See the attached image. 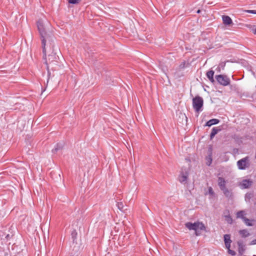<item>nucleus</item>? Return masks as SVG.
<instances>
[{"mask_svg": "<svg viewBox=\"0 0 256 256\" xmlns=\"http://www.w3.org/2000/svg\"><path fill=\"white\" fill-rule=\"evenodd\" d=\"M37 26H38V30L40 36L41 40H42V53H43V54L46 56V38H47L48 34L44 30L43 24L41 20L38 21Z\"/></svg>", "mask_w": 256, "mask_h": 256, "instance_id": "1", "label": "nucleus"}, {"mask_svg": "<svg viewBox=\"0 0 256 256\" xmlns=\"http://www.w3.org/2000/svg\"><path fill=\"white\" fill-rule=\"evenodd\" d=\"M185 226L190 230H195V234L196 236H198L200 234V232H199L200 230H206V226L204 225L202 222H195L194 223L188 222L186 223Z\"/></svg>", "mask_w": 256, "mask_h": 256, "instance_id": "2", "label": "nucleus"}, {"mask_svg": "<svg viewBox=\"0 0 256 256\" xmlns=\"http://www.w3.org/2000/svg\"><path fill=\"white\" fill-rule=\"evenodd\" d=\"M44 58H45V64L46 65V69L48 70V76L49 77L50 76V72L49 70V64H54V65H56V63L58 62V60H59V58L58 56L56 55V52H52L51 54L48 55V58H46V55L43 56Z\"/></svg>", "mask_w": 256, "mask_h": 256, "instance_id": "3", "label": "nucleus"}, {"mask_svg": "<svg viewBox=\"0 0 256 256\" xmlns=\"http://www.w3.org/2000/svg\"><path fill=\"white\" fill-rule=\"evenodd\" d=\"M204 105V100L203 98L198 96H196L192 99V106L196 112H199L200 111L202 110V107Z\"/></svg>", "mask_w": 256, "mask_h": 256, "instance_id": "4", "label": "nucleus"}, {"mask_svg": "<svg viewBox=\"0 0 256 256\" xmlns=\"http://www.w3.org/2000/svg\"><path fill=\"white\" fill-rule=\"evenodd\" d=\"M236 164L239 170H244L248 168L250 164L249 156H247L238 160Z\"/></svg>", "mask_w": 256, "mask_h": 256, "instance_id": "5", "label": "nucleus"}, {"mask_svg": "<svg viewBox=\"0 0 256 256\" xmlns=\"http://www.w3.org/2000/svg\"><path fill=\"white\" fill-rule=\"evenodd\" d=\"M218 82L223 86H227L230 84V79L226 75L218 74L216 76Z\"/></svg>", "mask_w": 256, "mask_h": 256, "instance_id": "6", "label": "nucleus"}, {"mask_svg": "<svg viewBox=\"0 0 256 256\" xmlns=\"http://www.w3.org/2000/svg\"><path fill=\"white\" fill-rule=\"evenodd\" d=\"M221 190L222 192L224 194L226 198H228V199L232 198L233 192L232 189H228V188H222Z\"/></svg>", "mask_w": 256, "mask_h": 256, "instance_id": "7", "label": "nucleus"}, {"mask_svg": "<svg viewBox=\"0 0 256 256\" xmlns=\"http://www.w3.org/2000/svg\"><path fill=\"white\" fill-rule=\"evenodd\" d=\"M226 182L222 177H218V184L220 190L222 188H226Z\"/></svg>", "mask_w": 256, "mask_h": 256, "instance_id": "8", "label": "nucleus"}, {"mask_svg": "<svg viewBox=\"0 0 256 256\" xmlns=\"http://www.w3.org/2000/svg\"><path fill=\"white\" fill-rule=\"evenodd\" d=\"M224 242L225 244V246L226 248H230V244L232 242V240H230V236L228 234H226L224 235Z\"/></svg>", "mask_w": 256, "mask_h": 256, "instance_id": "9", "label": "nucleus"}, {"mask_svg": "<svg viewBox=\"0 0 256 256\" xmlns=\"http://www.w3.org/2000/svg\"><path fill=\"white\" fill-rule=\"evenodd\" d=\"M252 181L250 180H244L241 183V186L242 188H248L252 186Z\"/></svg>", "mask_w": 256, "mask_h": 256, "instance_id": "10", "label": "nucleus"}, {"mask_svg": "<svg viewBox=\"0 0 256 256\" xmlns=\"http://www.w3.org/2000/svg\"><path fill=\"white\" fill-rule=\"evenodd\" d=\"M188 176V172H186L185 173L182 172L178 178L180 182L182 184L186 183L187 181Z\"/></svg>", "mask_w": 256, "mask_h": 256, "instance_id": "11", "label": "nucleus"}, {"mask_svg": "<svg viewBox=\"0 0 256 256\" xmlns=\"http://www.w3.org/2000/svg\"><path fill=\"white\" fill-rule=\"evenodd\" d=\"M254 196V191L248 192L246 193L244 196V200L246 202H250V200L252 199Z\"/></svg>", "mask_w": 256, "mask_h": 256, "instance_id": "12", "label": "nucleus"}, {"mask_svg": "<svg viewBox=\"0 0 256 256\" xmlns=\"http://www.w3.org/2000/svg\"><path fill=\"white\" fill-rule=\"evenodd\" d=\"M222 20L223 21V23L225 25H230L232 23V20L231 18L228 16H222Z\"/></svg>", "mask_w": 256, "mask_h": 256, "instance_id": "13", "label": "nucleus"}, {"mask_svg": "<svg viewBox=\"0 0 256 256\" xmlns=\"http://www.w3.org/2000/svg\"><path fill=\"white\" fill-rule=\"evenodd\" d=\"M214 72L212 70L208 71L206 74L207 78H208L210 81L212 83H214L215 82V80L214 78Z\"/></svg>", "mask_w": 256, "mask_h": 256, "instance_id": "14", "label": "nucleus"}, {"mask_svg": "<svg viewBox=\"0 0 256 256\" xmlns=\"http://www.w3.org/2000/svg\"><path fill=\"white\" fill-rule=\"evenodd\" d=\"M220 122V120L216 118H212L208 121L206 124V126H210L214 124H216Z\"/></svg>", "mask_w": 256, "mask_h": 256, "instance_id": "15", "label": "nucleus"}, {"mask_svg": "<svg viewBox=\"0 0 256 256\" xmlns=\"http://www.w3.org/2000/svg\"><path fill=\"white\" fill-rule=\"evenodd\" d=\"M238 253L240 254H242L245 251L244 246L240 242H238Z\"/></svg>", "mask_w": 256, "mask_h": 256, "instance_id": "16", "label": "nucleus"}, {"mask_svg": "<svg viewBox=\"0 0 256 256\" xmlns=\"http://www.w3.org/2000/svg\"><path fill=\"white\" fill-rule=\"evenodd\" d=\"M206 164L207 166H210L212 162V152H210L208 156L206 157Z\"/></svg>", "mask_w": 256, "mask_h": 256, "instance_id": "17", "label": "nucleus"}, {"mask_svg": "<svg viewBox=\"0 0 256 256\" xmlns=\"http://www.w3.org/2000/svg\"><path fill=\"white\" fill-rule=\"evenodd\" d=\"M64 144L61 143H58L56 144L55 146V148L54 149L52 150V152L53 153L56 152L58 150H62L63 148Z\"/></svg>", "mask_w": 256, "mask_h": 256, "instance_id": "18", "label": "nucleus"}, {"mask_svg": "<svg viewBox=\"0 0 256 256\" xmlns=\"http://www.w3.org/2000/svg\"><path fill=\"white\" fill-rule=\"evenodd\" d=\"M220 130V129H218L217 128H213L212 130V132L210 134V139L212 140Z\"/></svg>", "mask_w": 256, "mask_h": 256, "instance_id": "19", "label": "nucleus"}, {"mask_svg": "<svg viewBox=\"0 0 256 256\" xmlns=\"http://www.w3.org/2000/svg\"><path fill=\"white\" fill-rule=\"evenodd\" d=\"M239 234L242 238H246L250 236V233L246 230H242L239 231Z\"/></svg>", "mask_w": 256, "mask_h": 256, "instance_id": "20", "label": "nucleus"}, {"mask_svg": "<svg viewBox=\"0 0 256 256\" xmlns=\"http://www.w3.org/2000/svg\"><path fill=\"white\" fill-rule=\"evenodd\" d=\"M245 214L243 210L239 211L236 214L237 218H241L242 220H244L246 217L244 216Z\"/></svg>", "mask_w": 256, "mask_h": 256, "instance_id": "21", "label": "nucleus"}, {"mask_svg": "<svg viewBox=\"0 0 256 256\" xmlns=\"http://www.w3.org/2000/svg\"><path fill=\"white\" fill-rule=\"evenodd\" d=\"M225 220L228 222V223L231 224L232 222V219L231 216L228 214V216H225Z\"/></svg>", "mask_w": 256, "mask_h": 256, "instance_id": "22", "label": "nucleus"}, {"mask_svg": "<svg viewBox=\"0 0 256 256\" xmlns=\"http://www.w3.org/2000/svg\"><path fill=\"white\" fill-rule=\"evenodd\" d=\"M116 205L120 210L124 211V206L122 202H118Z\"/></svg>", "mask_w": 256, "mask_h": 256, "instance_id": "23", "label": "nucleus"}, {"mask_svg": "<svg viewBox=\"0 0 256 256\" xmlns=\"http://www.w3.org/2000/svg\"><path fill=\"white\" fill-rule=\"evenodd\" d=\"M245 223V224L248 226H252V222H250V221L249 219H248V218H244V220H243Z\"/></svg>", "mask_w": 256, "mask_h": 256, "instance_id": "24", "label": "nucleus"}, {"mask_svg": "<svg viewBox=\"0 0 256 256\" xmlns=\"http://www.w3.org/2000/svg\"><path fill=\"white\" fill-rule=\"evenodd\" d=\"M71 235H72V238H73V240H74L76 238L77 232H76V230H73L72 232Z\"/></svg>", "mask_w": 256, "mask_h": 256, "instance_id": "25", "label": "nucleus"}, {"mask_svg": "<svg viewBox=\"0 0 256 256\" xmlns=\"http://www.w3.org/2000/svg\"><path fill=\"white\" fill-rule=\"evenodd\" d=\"M81 0H68L70 4H78Z\"/></svg>", "mask_w": 256, "mask_h": 256, "instance_id": "26", "label": "nucleus"}, {"mask_svg": "<svg viewBox=\"0 0 256 256\" xmlns=\"http://www.w3.org/2000/svg\"><path fill=\"white\" fill-rule=\"evenodd\" d=\"M208 194L212 196H213L214 193V192L212 190V187H209L208 188Z\"/></svg>", "mask_w": 256, "mask_h": 256, "instance_id": "27", "label": "nucleus"}, {"mask_svg": "<svg viewBox=\"0 0 256 256\" xmlns=\"http://www.w3.org/2000/svg\"><path fill=\"white\" fill-rule=\"evenodd\" d=\"M227 249L228 250V254H230L232 256H235L236 255V252L234 250H230V248H227Z\"/></svg>", "mask_w": 256, "mask_h": 256, "instance_id": "28", "label": "nucleus"}, {"mask_svg": "<svg viewBox=\"0 0 256 256\" xmlns=\"http://www.w3.org/2000/svg\"><path fill=\"white\" fill-rule=\"evenodd\" d=\"M246 12L249 14H256V10H246Z\"/></svg>", "mask_w": 256, "mask_h": 256, "instance_id": "29", "label": "nucleus"}, {"mask_svg": "<svg viewBox=\"0 0 256 256\" xmlns=\"http://www.w3.org/2000/svg\"><path fill=\"white\" fill-rule=\"evenodd\" d=\"M250 244V245L256 244V239H254V240H252V241H251Z\"/></svg>", "mask_w": 256, "mask_h": 256, "instance_id": "30", "label": "nucleus"}, {"mask_svg": "<svg viewBox=\"0 0 256 256\" xmlns=\"http://www.w3.org/2000/svg\"><path fill=\"white\" fill-rule=\"evenodd\" d=\"M200 10H198L196 12V13L198 14H200Z\"/></svg>", "mask_w": 256, "mask_h": 256, "instance_id": "31", "label": "nucleus"}, {"mask_svg": "<svg viewBox=\"0 0 256 256\" xmlns=\"http://www.w3.org/2000/svg\"><path fill=\"white\" fill-rule=\"evenodd\" d=\"M254 34H256V28L254 29Z\"/></svg>", "mask_w": 256, "mask_h": 256, "instance_id": "32", "label": "nucleus"}, {"mask_svg": "<svg viewBox=\"0 0 256 256\" xmlns=\"http://www.w3.org/2000/svg\"><path fill=\"white\" fill-rule=\"evenodd\" d=\"M184 63L183 65H180V66L184 67Z\"/></svg>", "mask_w": 256, "mask_h": 256, "instance_id": "33", "label": "nucleus"}, {"mask_svg": "<svg viewBox=\"0 0 256 256\" xmlns=\"http://www.w3.org/2000/svg\"><path fill=\"white\" fill-rule=\"evenodd\" d=\"M184 63L183 65H180V66L184 67Z\"/></svg>", "mask_w": 256, "mask_h": 256, "instance_id": "34", "label": "nucleus"}, {"mask_svg": "<svg viewBox=\"0 0 256 256\" xmlns=\"http://www.w3.org/2000/svg\"><path fill=\"white\" fill-rule=\"evenodd\" d=\"M184 63L183 65H180V66L184 67Z\"/></svg>", "mask_w": 256, "mask_h": 256, "instance_id": "35", "label": "nucleus"}]
</instances>
